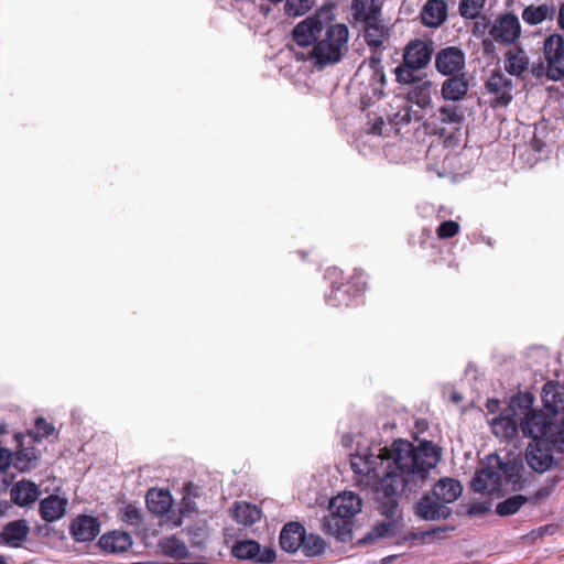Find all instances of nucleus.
<instances>
[{"label": "nucleus", "mask_w": 564, "mask_h": 564, "mask_svg": "<svg viewBox=\"0 0 564 564\" xmlns=\"http://www.w3.org/2000/svg\"><path fill=\"white\" fill-rule=\"evenodd\" d=\"M398 108V112L391 115L389 118L390 123L397 128L406 126L413 120L419 121L422 118L420 111L413 110L412 106L405 100H402V104L399 105Z\"/></svg>", "instance_id": "nucleus-35"}, {"label": "nucleus", "mask_w": 564, "mask_h": 564, "mask_svg": "<svg viewBox=\"0 0 564 564\" xmlns=\"http://www.w3.org/2000/svg\"><path fill=\"white\" fill-rule=\"evenodd\" d=\"M196 510V503L189 496L183 497L180 505L181 514L187 516Z\"/></svg>", "instance_id": "nucleus-46"}, {"label": "nucleus", "mask_w": 564, "mask_h": 564, "mask_svg": "<svg viewBox=\"0 0 564 564\" xmlns=\"http://www.w3.org/2000/svg\"><path fill=\"white\" fill-rule=\"evenodd\" d=\"M448 17L447 3L444 0H427L421 9V23L430 29L440 28Z\"/></svg>", "instance_id": "nucleus-15"}, {"label": "nucleus", "mask_w": 564, "mask_h": 564, "mask_svg": "<svg viewBox=\"0 0 564 564\" xmlns=\"http://www.w3.org/2000/svg\"><path fill=\"white\" fill-rule=\"evenodd\" d=\"M415 513L424 520L447 519L451 516V509L431 496H423L415 505Z\"/></svg>", "instance_id": "nucleus-18"}, {"label": "nucleus", "mask_w": 564, "mask_h": 564, "mask_svg": "<svg viewBox=\"0 0 564 564\" xmlns=\"http://www.w3.org/2000/svg\"><path fill=\"white\" fill-rule=\"evenodd\" d=\"M459 232V224L455 220H445L436 229L440 239H449Z\"/></svg>", "instance_id": "nucleus-43"}, {"label": "nucleus", "mask_w": 564, "mask_h": 564, "mask_svg": "<svg viewBox=\"0 0 564 564\" xmlns=\"http://www.w3.org/2000/svg\"><path fill=\"white\" fill-rule=\"evenodd\" d=\"M231 554L236 558L251 560L261 564H271L276 558V554L273 549L264 547L261 551L260 544L254 540L236 542L231 547Z\"/></svg>", "instance_id": "nucleus-10"}, {"label": "nucleus", "mask_w": 564, "mask_h": 564, "mask_svg": "<svg viewBox=\"0 0 564 564\" xmlns=\"http://www.w3.org/2000/svg\"><path fill=\"white\" fill-rule=\"evenodd\" d=\"M12 465V452L0 447V471L8 470Z\"/></svg>", "instance_id": "nucleus-45"}, {"label": "nucleus", "mask_w": 564, "mask_h": 564, "mask_svg": "<svg viewBox=\"0 0 564 564\" xmlns=\"http://www.w3.org/2000/svg\"><path fill=\"white\" fill-rule=\"evenodd\" d=\"M361 22L365 23V41L370 47L379 48L389 35L388 29L376 17Z\"/></svg>", "instance_id": "nucleus-27"}, {"label": "nucleus", "mask_w": 564, "mask_h": 564, "mask_svg": "<svg viewBox=\"0 0 564 564\" xmlns=\"http://www.w3.org/2000/svg\"><path fill=\"white\" fill-rule=\"evenodd\" d=\"M530 65L529 56L520 46H513L505 54V69L508 74L523 78Z\"/></svg>", "instance_id": "nucleus-22"}, {"label": "nucleus", "mask_w": 564, "mask_h": 564, "mask_svg": "<svg viewBox=\"0 0 564 564\" xmlns=\"http://www.w3.org/2000/svg\"><path fill=\"white\" fill-rule=\"evenodd\" d=\"M469 90V84L465 74L449 76L441 87V95L447 102L457 104L465 99Z\"/></svg>", "instance_id": "nucleus-17"}, {"label": "nucleus", "mask_w": 564, "mask_h": 564, "mask_svg": "<svg viewBox=\"0 0 564 564\" xmlns=\"http://www.w3.org/2000/svg\"><path fill=\"white\" fill-rule=\"evenodd\" d=\"M558 23H560L561 28L564 29V3L560 8Z\"/></svg>", "instance_id": "nucleus-52"}, {"label": "nucleus", "mask_w": 564, "mask_h": 564, "mask_svg": "<svg viewBox=\"0 0 564 564\" xmlns=\"http://www.w3.org/2000/svg\"><path fill=\"white\" fill-rule=\"evenodd\" d=\"M499 405L498 400H488L486 406L489 412H494Z\"/></svg>", "instance_id": "nucleus-51"}, {"label": "nucleus", "mask_w": 564, "mask_h": 564, "mask_svg": "<svg viewBox=\"0 0 564 564\" xmlns=\"http://www.w3.org/2000/svg\"><path fill=\"white\" fill-rule=\"evenodd\" d=\"M441 457V447L430 441H422L415 446L402 438L380 448L377 455L351 456L350 466L358 476V486L372 492L378 511L387 519L373 525L362 542H373L394 532L401 518V497L421 489Z\"/></svg>", "instance_id": "nucleus-1"}, {"label": "nucleus", "mask_w": 564, "mask_h": 564, "mask_svg": "<svg viewBox=\"0 0 564 564\" xmlns=\"http://www.w3.org/2000/svg\"><path fill=\"white\" fill-rule=\"evenodd\" d=\"M54 426L43 417H37L34 423V427L26 434L30 438V443H39L43 438L50 436L54 432Z\"/></svg>", "instance_id": "nucleus-39"}, {"label": "nucleus", "mask_w": 564, "mask_h": 564, "mask_svg": "<svg viewBox=\"0 0 564 564\" xmlns=\"http://www.w3.org/2000/svg\"><path fill=\"white\" fill-rule=\"evenodd\" d=\"M344 282L350 286L349 289L355 297L367 289V278L362 271L355 270Z\"/></svg>", "instance_id": "nucleus-42"}, {"label": "nucleus", "mask_w": 564, "mask_h": 564, "mask_svg": "<svg viewBox=\"0 0 564 564\" xmlns=\"http://www.w3.org/2000/svg\"><path fill=\"white\" fill-rule=\"evenodd\" d=\"M305 528L295 521L288 522L280 532L281 549L288 553H295L305 541Z\"/></svg>", "instance_id": "nucleus-16"}, {"label": "nucleus", "mask_w": 564, "mask_h": 564, "mask_svg": "<svg viewBox=\"0 0 564 564\" xmlns=\"http://www.w3.org/2000/svg\"><path fill=\"white\" fill-rule=\"evenodd\" d=\"M449 267H451V268H454L455 270H457V269H458V264H457V263H455V262H449Z\"/></svg>", "instance_id": "nucleus-56"}, {"label": "nucleus", "mask_w": 564, "mask_h": 564, "mask_svg": "<svg viewBox=\"0 0 564 564\" xmlns=\"http://www.w3.org/2000/svg\"><path fill=\"white\" fill-rule=\"evenodd\" d=\"M163 551L166 555L177 558H183L187 554L185 544L176 538H170L162 544Z\"/></svg>", "instance_id": "nucleus-41"}, {"label": "nucleus", "mask_w": 564, "mask_h": 564, "mask_svg": "<svg viewBox=\"0 0 564 564\" xmlns=\"http://www.w3.org/2000/svg\"><path fill=\"white\" fill-rule=\"evenodd\" d=\"M0 564H10V558L0 554Z\"/></svg>", "instance_id": "nucleus-54"}, {"label": "nucleus", "mask_w": 564, "mask_h": 564, "mask_svg": "<svg viewBox=\"0 0 564 564\" xmlns=\"http://www.w3.org/2000/svg\"><path fill=\"white\" fill-rule=\"evenodd\" d=\"M558 434L561 436V440L564 442V420L562 421V423L558 427Z\"/></svg>", "instance_id": "nucleus-53"}, {"label": "nucleus", "mask_w": 564, "mask_h": 564, "mask_svg": "<svg viewBox=\"0 0 564 564\" xmlns=\"http://www.w3.org/2000/svg\"><path fill=\"white\" fill-rule=\"evenodd\" d=\"M492 43L490 40H484V50L485 52H488V46H491Z\"/></svg>", "instance_id": "nucleus-55"}, {"label": "nucleus", "mask_w": 564, "mask_h": 564, "mask_svg": "<svg viewBox=\"0 0 564 564\" xmlns=\"http://www.w3.org/2000/svg\"><path fill=\"white\" fill-rule=\"evenodd\" d=\"M326 543L318 534H307L305 532V541L301 545V552L306 557H315L324 553Z\"/></svg>", "instance_id": "nucleus-36"}, {"label": "nucleus", "mask_w": 564, "mask_h": 564, "mask_svg": "<svg viewBox=\"0 0 564 564\" xmlns=\"http://www.w3.org/2000/svg\"><path fill=\"white\" fill-rule=\"evenodd\" d=\"M432 55V43L415 39L404 47L403 62L411 68L423 69L430 64Z\"/></svg>", "instance_id": "nucleus-11"}, {"label": "nucleus", "mask_w": 564, "mask_h": 564, "mask_svg": "<svg viewBox=\"0 0 564 564\" xmlns=\"http://www.w3.org/2000/svg\"><path fill=\"white\" fill-rule=\"evenodd\" d=\"M465 65V53L457 46L441 48L435 55V68L443 76L460 75Z\"/></svg>", "instance_id": "nucleus-8"}, {"label": "nucleus", "mask_w": 564, "mask_h": 564, "mask_svg": "<svg viewBox=\"0 0 564 564\" xmlns=\"http://www.w3.org/2000/svg\"><path fill=\"white\" fill-rule=\"evenodd\" d=\"M435 133L441 137H452L462 129L466 115L463 106L447 102L437 108L432 116Z\"/></svg>", "instance_id": "nucleus-6"}, {"label": "nucleus", "mask_w": 564, "mask_h": 564, "mask_svg": "<svg viewBox=\"0 0 564 564\" xmlns=\"http://www.w3.org/2000/svg\"><path fill=\"white\" fill-rule=\"evenodd\" d=\"M543 58L546 66L532 68V74L540 77L545 70V75L550 80L558 82L564 76V36L554 33L544 39Z\"/></svg>", "instance_id": "nucleus-4"}, {"label": "nucleus", "mask_w": 564, "mask_h": 564, "mask_svg": "<svg viewBox=\"0 0 564 564\" xmlns=\"http://www.w3.org/2000/svg\"><path fill=\"white\" fill-rule=\"evenodd\" d=\"M555 14V8L546 3L534 6L530 4L522 11V20L529 25H538L546 19H552Z\"/></svg>", "instance_id": "nucleus-32"}, {"label": "nucleus", "mask_w": 564, "mask_h": 564, "mask_svg": "<svg viewBox=\"0 0 564 564\" xmlns=\"http://www.w3.org/2000/svg\"><path fill=\"white\" fill-rule=\"evenodd\" d=\"M463 491L460 482L453 478L440 479L433 487V496L443 505L455 501Z\"/></svg>", "instance_id": "nucleus-25"}, {"label": "nucleus", "mask_w": 564, "mask_h": 564, "mask_svg": "<svg viewBox=\"0 0 564 564\" xmlns=\"http://www.w3.org/2000/svg\"><path fill=\"white\" fill-rule=\"evenodd\" d=\"M149 511L156 516H163L172 508L173 499L167 490L150 489L145 497Z\"/></svg>", "instance_id": "nucleus-26"}, {"label": "nucleus", "mask_w": 564, "mask_h": 564, "mask_svg": "<svg viewBox=\"0 0 564 564\" xmlns=\"http://www.w3.org/2000/svg\"><path fill=\"white\" fill-rule=\"evenodd\" d=\"M452 530L447 525H444V527H436L430 531H427L425 534L427 535H432L434 538H437V539H442L445 536V533L447 531Z\"/></svg>", "instance_id": "nucleus-48"}, {"label": "nucleus", "mask_w": 564, "mask_h": 564, "mask_svg": "<svg viewBox=\"0 0 564 564\" xmlns=\"http://www.w3.org/2000/svg\"><path fill=\"white\" fill-rule=\"evenodd\" d=\"M67 499L57 495H50L40 501L39 512L45 522L59 520L66 512Z\"/></svg>", "instance_id": "nucleus-20"}, {"label": "nucleus", "mask_w": 564, "mask_h": 564, "mask_svg": "<svg viewBox=\"0 0 564 564\" xmlns=\"http://www.w3.org/2000/svg\"><path fill=\"white\" fill-rule=\"evenodd\" d=\"M487 460V465L476 473L471 485L477 492L494 495L501 490L507 465L498 456H488Z\"/></svg>", "instance_id": "nucleus-5"}, {"label": "nucleus", "mask_w": 564, "mask_h": 564, "mask_svg": "<svg viewBox=\"0 0 564 564\" xmlns=\"http://www.w3.org/2000/svg\"><path fill=\"white\" fill-rule=\"evenodd\" d=\"M232 518L240 524L252 525L261 518V510L249 502H236L231 510Z\"/></svg>", "instance_id": "nucleus-31"}, {"label": "nucleus", "mask_w": 564, "mask_h": 564, "mask_svg": "<svg viewBox=\"0 0 564 564\" xmlns=\"http://www.w3.org/2000/svg\"><path fill=\"white\" fill-rule=\"evenodd\" d=\"M527 462L534 471L544 473L552 467L554 458L547 449L530 446L527 453Z\"/></svg>", "instance_id": "nucleus-29"}, {"label": "nucleus", "mask_w": 564, "mask_h": 564, "mask_svg": "<svg viewBox=\"0 0 564 564\" xmlns=\"http://www.w3.org/2000/svg\"><path fill=\"white\" fill-rule=\"evenodd\" d=\"M528 501V498L522 495H516L499 502L496 507V512L501 517L514 514Z\"/></svg>", "instance_id": "nucleus-37"}, {"label": "nucleus", "mask_w": 564, "mask_h": 564, "mask_svg": "<svg viewBox=\"0 0 564 564\" xmlns=\"http://www.w3.org/2000/svg\"><path fill=\"white\" fill-rule=\"evenodd\" d=\"M383 126H384L383 119L378 118L371 126L370 133L380 135L382 133Z\"/></svg>", "instance_id": "nucleus-49"}, {"label": "nucleus", "mask_w": 564, "mask_h": 564, "mask_svg": "<svg viewBox=\"0 0 564 564\" xmlns=\"http://www.w3.org/2000/svg\"><path fill=\"white\" fill-rule=\"evenodd\" d=\"M512 80L502 72L495 70L487 79L485 88L491 96L489 105L491 108L507 107L512 100Z\"/></svg>", "instance_id": "nucleus-7"}, {"label": "nucleus", "mask_w": 564, "mask_h": 564, "mask_svg": "<svg viewBox=\"0 0 564 564\" xmlns=\"http://www.w3.org/2000/svg\"><path fill=\"white\" fill-rule=\"evenodd\" d=\"M433 88V83L429 79L421 78L414 85H412L411 90L408 93L405 101L411 104H416L420 108H426L431 101V93Z\"/></svg>", "instance_id": "nucleus-28"}, {"label": "nucleus", "mask_w": 564, "mask_h": 564, "mask_svg": "<svg viewBox=\"0 0 564 564\" xmlns=\"http://www.w3.org/2000/svg\"><path fill=\"white\" fill-rule=\"evenodd\" d=\"M365 67H367L371 74L370 85L372 87L373 96H383V88L386 86L387 79L383 66L381 64L380 54L373 53L369 57L368 62L359 67L358 73L362 72Z\"/></svg>", "instance_id": "nucleus-23"}, {"label": "nucleus", "mask_w": 564, "mask_h": 564, "mask_svg": "<svg viewBox=\"0 0 564 564\" xmlns=\"http://www.w3.org/2000/svg\"><path fill=\"white\" fill-rule=\"evenodd\" d=\"M169 521L171 522L173 528L180 527L182 524V518L180 514H171L169 516Z\"/></svg>", "instance_id": "nucleus-50"}, {"label": "nucleus", "mask_w": 564, "mask_h": 564, "mask_svg": "<svg viewBox=\"0 0 564 564\" xmlns=\"http://www.w3.org/2000/svg\"><path fill=\"white\" fill-rule=\"evenodd\" d=\"M382 0H352L354 18L357 21L379 18Z\"/></svg>", "instance_id": "nucleus-33"}, {"label": "nucleus", "mask_w": 564, "mask_h": 564, "mask_svg": "<svg viewBox=\"0 0 564 564\" xmlns=\"http://www.w3.org/2000/svg\"><path fill=\"white\" fill-rule=\"evenodd\" d=\"M98 545L109 553H122L132 545V538L124 531H112L100 536Z\"/></svg>", "instance_id": "nucleus-24"}, {"label": "nucleus", "mask_w": 564, "mask_h": 564, "mask_svg": "<svg viewBox=\"0 0 564 564\" xmlns=\"http://www.w3.org/2000/svg\"><path fill=\"white\" fill-rule=\"evenodd\" d=\"M69 531L75 541L90 542L99 534L100 523L93 516L82 514L73 520Z\"/></svg>", "instance_id": "nucleus-14"}, {"label": "nucleus", "mask_w": 564, "mask_h": 564, "mask_svg": "<svg viewBox=\"0 0 564 564\" xmlns=\"http://www.w3.org/2000/svg\"><path fill=\"white\" fill-rule=\"evenodd\" d=\"M30 528L25 520H14L6 524L0 533V541L11 547H18L28 539Z\"/></svg>", "instance_id": "nucleus-21"}, {"label": "nucleus", "mask_w": 564, "mask_h": 564, "mask_svg": "<svg viewBox=\"0 0 564 564\" xmlns=\"http://www.w3.org/2000/svg\"><path fill=\"white\" fill-rule=\"evenodd\" d=\"M419 68H411L402 61V63L395 67V80L401 85H414L422 77H420L416 72Z\"/></svg>", "instance_id": "nucleus-40"}, {"label": "nucleus", "mask_w": 564, "mask_h": 564, "mask_svg": "<svg viewBox=\"0 0 564 564\" xmlns=\"http://www.w3.org/2000/svg\"><path fill=\"white\" fill-rule=\"evenodd\" d=\"M122 520L130 525H139L142 521L141 511L133 505L124 507L122 512Z\"/></svg>", "instance_id": "nucleus-44"}, {"label": "nucleus", "mask_w": 564, "mask_h": 564, "mask_svg": "<svg viewBox=\"0 0 564 564\" xmlns=\"http://www.w3.org/2000/svg\"><path fill=\"white\" fill-rule=\"evenodd\" d=\"M14 479V474H9L8 470L0 471V492L6 491Z\"/></svg>", "instance_id": "nucleus-47"}, {"label": "nucleus", "mask_w": 564, "mask_h": 564, "mask_svg": "<svg viewBox=\"0 0 564 564\" xmlns=\"http://www.w3.org/2000/svg\"><path fill=\"white\" fill-rule=\"evenodd\" d=\"M40 495L39 486L29 480L18 481L10 491L11 501L19 507H28L34 503Z\"/></svg>", "instance_id": "nucleus-19"}, {"label": "nucleus", "mask_w": 564, "mask_h": 564, "mask_svg": "<svg viewBox=\"0 0 564 564\" xmlns=\"http://www.w3.org/2000/svg\"><path fill=\"white\" fill-rule=\"evenodd\" d=\"M492 433L506 440H512L518 433V423L510 415H500L491 422Z\"/></svg>", "instance_id": "nucleus-34"}, {"label": "nucleus", "mask_w": 564, "mask_h": 564, "mask_svg": "<svg viewBox=\"0 0 564 564\" xmlns=\"http://www.w3.org/2000/svg\"><path fill=\"white\" fill-rule=\"evenodd\" d=\"M486 0H459L458 11L464 19L475 20L481 15Z\"/></svg>", "instance_id": "nucleus-38"}, {"label": "nucleus", "mask_w": 564, "mask_h": 564, "mask_svg": "<svg viewBox=\"0 0 564 564\" xmlns=\"http://www.w3.org/2000/svg\"><path fill=\"white\" fill-rule=\"evenodd\" d=\"M520 426L524 436L539 440L547 435L552 426V419L542 411H529Z\"/></svg>", "instance_id": "nucleus-13"}, {"label": "nucleus", "mask_w": 564, "mask_h": 564, "mask_svg": "<svg viewBox=\"0 0 564 564\" xmlns=\"http://www.w3.org/2000/svg\"><path fill=\"white\" fill-rule=\"evenodd\" d=\"M26 437L22 433L14 435L18 446L15 452L12 453V466L22 473L36 467L40 459V452L34 446L25 445Z\"/></svg>", "instance_id": "nucleus-12"}, {"label": "nucleus", "mask_w": 564, "mask_h": 564, "mask_svg": "<svg viewBox=\"0 0 564 564\" xmlns=\"http://www.w3.org/2000/svg\"><path fill=\"white\" fill-rule=\"evenodd\" d=\"M349 288L350 286L344 281H333L330 291L326 295L328 305L333 307L348 306L355 297Z\"/></svg>", "instance_id": "nucleus-30"}, {"label": "nucleus", "mask_w": 564, "mask_h": 564, "mask_svg": "<svg viewBox=\"0 0 564 564\" xmlns=\"http://www.w3.org/2000/svg\"><path fill=\"white\" fill-rule=\"evenodd\" d=\"M361 498L354 492H344L330 499L329 516L325 518L324 530L337 540L346 542L351 538L354 517L360 512Z\"/></svg>", "instance_id": "nucleus-3"}, {"label": "nucleus", "mask_w": 564, "mask_h": 564, "mask_svg": "<svg viewBox=\"0 0 564 564\" xmlns=\"http://www.w3.org/2000/svg\"><path fill=\"white\" fill-rule=\"evenodd\" d=\"M520 34L521 25L518 17L513 13L500 15L489 29V35L495 42L507 45L513 44Z\"/></svg>", "instance_id": "nucleus-9"}, {"label": "nucleus", "mask_w": 564, "mask_h": 564, "mask_svg": "<svg viewBox=\"0 0 564 564\" xmlns=\"http://www.w3.org/2000/svg\"><path fill=\"white\" fill-rule=\"evenodd\" d=\"M325 13H318L301 21L292 32L293 40L300 46L314 44L310 58L318 68L336 64L343 56L348 43L349 30L347 25L329 24Z\"/></svg>", "instance_id": "nucleus-2"}]
</instances>
